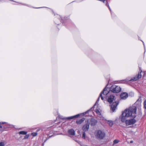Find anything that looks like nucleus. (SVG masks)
I'll return each mask as SVG.
<instances>
[{
    "label": "nucleus",
    "instance_id": "nucleus-1",
    "mask_svg": "<svg viewBox=\"0 0 146 146\" xmlns=\"http://www.w3.org/2000/svg\"><path fill=\"white\" fill-rule=\"evenodd\" d=\"M136 110L137 108L134 106L130 107L122 113L121 118V121H125V118H128L129 117L135 118L136 117Z\"/></svg>",
    "mask_w": 146,
    "mask_h": 146
},
{
    "label": "nucleus",
    "instance_id": "nucleus-2",
    "mask_svg": "<svg viewBox=\"0 0 146 146\" xmlns=\"http://www.w3.org/2000/svg\"><path fill=\"white\" fill-rule=\"evenodd\" d=\"M95 135L98 138L102 139L105 137V134L103 131L98 130L96 131Z\"/></svg>",
    "mask_w": 146,
    "mask_h": 146
},
{
    "label": "nucleus",
    "instance_id": "nucleus-3",
    "mask_svg": "<svg viewBox=\"0 0 146 146\" xmlns=\"http://www.w3.org/2000/svg\"><path fill=\"white\" fill-rule=\"evenodd\" d=\"M141 72L142 70H141L140 72L137 75H136L135 77H134L133 78H131L130 80H128L127 79H125L123 80H122L121 81L123 82H122L123 83H125V82H125L129 81H131L132 80H133L134 81H137L141 78Z\"/></svg>",
    "mask_w": 146,
    "mask_h": 146
},
{
    "label": "nucleus",
    "instance_id": "nucleus-4",
    "mask_svg": "<svg viewBox=\"0 0 146 146\" xmlns=\"http://www.w3.org/2000/svg\"><path fill=\"white\" fill-rule=\"evenodd\" d=\"M121 89L120 87L116 85H113L111 86L110 90L113 93H117L120 92Z\"/></svg>",
    "mask_w": 146,
    "mask_h": 146
},
{
    "label": "nucleus",
    "instance_id": "nucleus-5",
    "mask_svg": "<svg viewBox=\"0 0 146 146\" xmlns=\"http://www.w3.org/2000/svg\"><path fill=\"white\" fill-rule=\"evenodd\" d=\"M127 118H125V121H122L123 122H125L126 125H133L136 122V120L133 118L129 120H127Z\"/></svg>",
    "mask_w": 146,
    "mask_h": 146
},
{
    "label": "nucleus",
    "instance_id": "nucleus-6",
    "mask_svg": "<svg viewBox=\"0 0 146 146\" xmlns=\"http://www.w3.org/2000/svg\"><path fill=\"white\" fill-rule=\"evenodd\" d=\"M119 102L117 101L113 102L111 105L110 110L112 111L113 112H114L115 110L117 108V106L119 104Z\"/></svg>",
    "mask_w": 146,
    "mask_h": 146
},
{
    "label": "nucleus",
    "instance_id": "nucleus-7",
    "mask_svg": "<svg viewBox=\"0 0 146 146\" xmlns=\"http://www.w3.org/2000/svg\"><path fill=\"white\" fill-rule=\"evenodd\" d=\"M108 93L109 92L107 90V88H105L100 94V96L101 97V99L102 100H104V97L103 96V94L104 96H106L108 94Z\"/></svg>",
    "mask_w": 146,
    "mask_h": 146
},
{
    "label": "nucleus",
    "instance_id": "nucleus-8",
    "mask_svg": "<svg viewBox=\"0 0 146 146\" xmlns=\"http://www.w3.org/2000/svg\"><path fill=\"white\" fill-rule=\"evenodd\" d=\"M80 114H77L76 115L68 117H62L61 118V119H65V120H70V119H72L74 118H78L79 116H80Z\"/></svg>",
    "mask_w": 146,
    "mask_h": 146
},
{
    "label": "nucleus",
    "instance_id": "nucleus-9",
    "mask_svg": "<svg viewBox=\"0 0 146 146\" xmlns=\"http://www.w3.org/2000/svg\"><path fill=\"white\" fill-rule=\"evenodd\" d=\"M116 98L115 96L113 95H111L109 97L108 101L110 104L111 103L113 100H115Z\"/></svg>",
    "mask_w": 146,
    "mask_h": 146
},
{
    "label": "nucleus",
    "instance_id": "nucleus-10",
    "mask_svg": "<svg viewBox=\"0 0 146 146\" xmlns=\"http://www.w3.org/2000/svg\"><path fill=\"white\" fill-rule=\"evenodd\" d=\"M89 127V124L88 123L83 125L82 129L84 132L88 130Z\"/></svg>",
    "mask_w": 146,
    "mask_h": 146
},
{
    "label": "nucleus",
    "instance_id": "nucleus-11",
    "mask_svg": "<svg viewBox=\"0 0 146 146\" xmlns=\"http://www.w3.org/2000/svg\"><path fill=\"white\" fill-rule=\"evenodd\" d=\"M120 97L121 99L125 100L128 97V94L127 93L123 92L121 94Z\"/></svg>",
    "mask_w": 146,
    "mask_h": 146
},
{
    "label": "nucleus",
    "instance_id": "nucleus-12",
    "mask_svg": "<svg viewBox=\"0 0 146 146\" xmlns=\"http://www.w3.org/2000/svg\"><path fill=\"white\" fill-rule=\"evenodd\" d=\"M68 133L70 135H74L75 134V132L73 129H69L68 131Z\"/></svg>",
    "mask_w": 146,
    "mask_h": 146
},
{
    "label": "nucleus",
    "instance_id": "nucleus-13",
    "mask_svg": "<svg viewBox=\"0 0 146 146\" xmlns=\"http://www.w3.org/2000/svg\"><path fill=\"white\" fill-rule=\"evenodd\" d=\"M85 120V118H83L80 119L76 121V123L78 124H80L83 122Z\"/></svg>",
    "mask_w": 146,
    "mask_h": 146
},
{
    "label": "nucleus",
    "instance_id": "nucleus-14",
    "mask_svg": "<svg viewBox=\"0 0 146 146\" xmlns=\"http://www.w3.org/2000/svg\"><path fill=\"white\" fill-rule=\"evenodd\" d=\"M107 123H108L110 126L111 127L113 125V121L111 120H107Z\"/></svg>",
    "mask_w": 146,
    "mask_h": 146
},
{
    "label": "nucleus",
    "instance_id": "nucleus-15",
    "mask_svg": "<svg viewBox=\"0 0 146 146\" xmlns=\"http://www.w3.org/2000/svg\"><path fill=\"white\" fill-rule=\"evenodd\" d=\"M27 131H22L19 132L18 133L19 134H22L25 135H26L27 133Z\"/></svg>",
    "mask_w": 146,
    "mask_h": 146
},
{
    "label": "nucleus",
    "instance_id": "nucleus-16",
    "mask_svg": "<svg viewBox=\"0 0 146 146\" xmlns=\"http://www.w3.org/2000/svg\"><path fill=\"white\" fill-rule=\"evenodd\" d=\"M82 138L84 139H86V133L84 131L82 133Z\"/></svg>",
    "mask_w": 146,
    "mask_h": 146
},
{
    "label": "nucleus",
    "instance_id": "nucleus-17",
    "mask_svg": "<svg viewBox=\"0 0 146 146\" xmlns=\"http://www.w3.org/2000/svg\"><path fill=\"white\" fill-rule=\"evenodd\" d=\"M119 142V141L118 139H115L113 141V145L118 143Z\"/></svg>",
    "mask_w": 146,
    "mask_h": 146
},
{
    "label": "nucleus",
    "instance_id": "nucleus-18",
    "mask_svg": "<svg viewBox=\"0 0 146 146\" xmlns=\"http://www.w3.org/2000/svg\"><path fill=\"white\" fill-rule=\"evenodd\" d=\"M100 97H101L100 96L99 97L98 100H97L96 102L95 105L93 106V107H94L97 104H98V102L99 101L100 98Z\"/></svg>",
    "mask_w": 146,
    "mask_h": 146
},
{
    "label": "nucleus",
    "instance_id": "nucleus-19",
    "mask_svg": "<svg viewBox=\"0 0 146 146\" xmlns=\"http://www.w3.org/2000/svg\"><path fill=\"white\" fill-rule=\"evenodd\" d=\"M96 112L98 115H101V113L99 111V110H98V109H96Z\"/></svg>",
    "mask_w": 146,
    "mask_h": 146
},
{
    "label": "nucleus",
    "instance_id": "nucleus-20",
    "mask_svg": "<svg viewBox=\"0 0 146 146\" xmlns=\"http://www.w3.org/2000/svg\"><path fill=\"white\" fill-rule=\"evenodd\" d=\"M5 144L3 142H0V146H4Z\"/></svg>",
    "mask_w": 146,
    "mask_h": 146
},
{
    "label": "nucleus",
    "instance_id": "nucleus-21",
    "mask_svg": "<svg viewBox=\"0 0 146 146\" xmlns=\"http://www.w3.org/2000/svg\"><path fill=\"white\" fill-rule=\"evenodd\" d=\"M31 134L33 136H35L37 135V133L36 132H34L32 133Z\"/></svg>",
    "mask_w": 146,
    "mask_h": 146
},
{
    "label": "nucleus",
    "instance_id": "nucleus-22",
    "mask_svg": "<svg viewBox=\"0 0 146 146\" xmlns=\"http://www.w3.org/2000/svg\"><path fill=\"white\" fill-rule=\"evenodd\" d=\"M143 104L144 108L146 109V100L144 101Z\"/></svg>",
    "mask_w": 146,
    "mask_h": 146
},
{
    "label": "nucleus",
    "instance_id": "nucleus-23",
    "mask_svg": "<svg viewBox=\"0 0 146 146\" xmlns=\"http://www.w3.org/2000/svg\"><path fill=\"white\" fill-rule=\"evenodd\" d=\"M106 5L108 7V8L109 9V10H110V12H111V9L109 6V4L108 3H107L106 4Z\"/></svg>",
    "mask_w": 146,
    "mask_h": 146
},
{
    "label": "nucleus",
    "instance_id": "nucleus-24",
    "mask_svg": "<svg viewBox=\"0 0 146 146\" xmlns=\"http://www.w3.org/2000/svg\"><path fill=\"white\" fill-rule=\"evenodd\" d=\"M29 137V135H26L25 137H24V139H27L28 137Z\"/></svg>",
    "mask_w": 146,
    "mask_h": 146
},
{
    "label": "nucleus",
    "instance_id": "nucleus-25",
    "mask_svg": "<svg viewBox=\"0 0 146 146\" xmlns=\"http://www.w3.org/2000/svg\"><path fill=\"white\" fill-rule=\"evenodd\" d=\"M57 16L58 17H59L60 18L59 19V20L62 23V20L61 19V17H60V16L57 15Z\"/></svg>",
    "mask_w": 146,
    "mask_h": 146
},
{
    "label": "nucleus",
    "instance_id": "nucleus-26",
    "mask_svg": "<svg viewBox=\"0 0 146 146\" xmlns=\"http://www.w3.org/2000/svg\"><path fill=\"white\" fill-rule=\"evenodd\" d=\"M92 109V108H91L90 110H88V111H86L85 113H88V112L90 111Z\"/></svg>",
    "mask_w": 146,
    "mask_h": 146
},
{
    "label": "nucleus",
    "instance_id": "nucleus-27",
    "mask_svg": "<svg viewBox=\"0 0 146 146\" xmlns=\"http://www.w3.org/2000/svg\"><path fill=\"white\" fill-rule=\"evenodd\" d=\"M1 122H0V128H2L3 127L2 126H1Z\"/></svg>",
    "mask_w": 146,
    "mask_h": 146
},
{
    "label": "nucleus",
    "instance_id": "nucleus-28",
    "mask_svg": "<svg viewBox=\"0 0 146 146\" xmlns=\"http://www.w3.org/2000/svg\"><path fill=\"white\" fill-rule=\"evenodd\" d=\"M5 123H6V122H1V124H3Z\"/></svg>",
    "mask_w": 146,
    "mask_h": 146
},
{
    "label": "nucleus",
    "instance_id": "nucleus-29",
    "mask_svg": "<svg viewBox=\"0 0 146 146\" xmlns=\"http://www.w3.org/2000/svg\"><path fill=\"white\" fill-rule=\"evenodd\" d=\"M101 1H102L104 3V2L105 1V0H101Z\"/></svg>",
    "mask_w": 146,
    "mask_h": 146
},
{
    "label": "nucleus",
    "instance_id": "nucleus-30",
    "mask_svg": "<svg viewBox=\"0 0 146 146\" xmlns=\"http://www.w3.org/2000/svg\"><path fill=\"white\" fill-rule=\"evenodd\" d=\"M95 122L96 123H97V121L96 120H95Z\"/></svg>",
    "mask_w": 146,
    "mask_h": 146
},
{
    "label": "nucleus",
    "instance_id": "nucleus-31",
    "mask_svg": "<svg viewBox=\"0 0 146 146\" xmlns=\"http://www.w3.org/2000/svg\"><path fill=\"white\" fill-rule=\"evenodd\" d=\"M133 142V141H131L130 143H132Z\"/></svg>",
    "mask_w": 146,
    "mask_h": 146
},
{
    "label": "nucleus",
    "instance_id": "nucleus-32",
    "mask_svg": "<svg viewBox=\"0 0 146 146\" xmlns=\"http://www.w3.org/2000/svg\"><path fill=\"white\" fill-rule=\"evenodd\" d=\"M144 49H145V47H144Z\"/></svg>",
    "mask_w": 146,
    "mask_h": 146
},
{
    "label": "nucleus",
    "instance_id": "nucleus-33",
    "mask_svg": "<svg viewBox=\"0 0 146 146\" xmlns=\"http://www.w3.org/2000/svg\"><path fill=\"white\" fill-rule=\"evenodd\" d=\"M139 99L136 102H138L139 101Z\"/></svg>",
    "mask_w": 146,
    "mask_h": 146
},
{
    "label": "nucleus",
    "instance_id": "nucleus-34",
    "mask_svg": "<svg viewBox=\"0 0 146 146\" xmlns=\"http://www.w3.org/2000/svg\"><path fill=\"white\" fill-rule=\"evenodd\" d=\"M56 24H57L58 25H59V24H57V23H56Z\"/></svg>",
    "mask_w": 146,
    "mask_h": 146
}]
</instances>
